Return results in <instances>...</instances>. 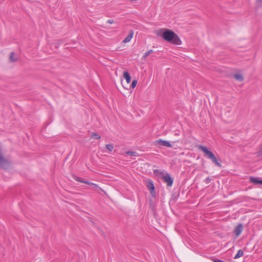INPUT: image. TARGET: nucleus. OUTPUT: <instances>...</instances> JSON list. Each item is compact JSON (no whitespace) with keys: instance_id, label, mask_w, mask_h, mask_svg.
Segmentation results:
<instances>
[{"instance_id":"obj_12","label":"nucleus","mask_w":262,"mask_h":262,"mask_svg":"<svg viewBox=\"0 0 262 262\" xmlns=\"http://www.w3.org/2000/svg\"><path fill=\"white\" fill-rule=\"evenodd\" d=\"M14 52H12L9 56V61L11 62H13L17 61V58L14 57Z\"/></svg>"},{"instance_id":"obj_1","label":"nucleus","mask_w":262,"mask_h":262,"mask_svg":"<svg viewBox=\"0 0 262 262\" xmlns=\"http://www.w3.org/2000/svg\"><path fill=\"white\" fill-rule=\"evenodd\" d=\"M161 36L165 41L172 44L180 45L182 43L178 35L171 30L163 29V33Z\"/></svg>"},{"instance_id":"obj_22","label":"nucleus","mask_w":262,"mask_h":262,"mask_svg":"<svg viewBox=\"0 0 262 262\" xmlns=\"http://www.w3.org/2000/svg\"><path fill=\"white\" fill-rule=\"evenodd\" d=\"M258 155H262V146L260 148L259 151L258 152Z\"/></svg>"},{"instance_id":"obj_8","label":"nucleus","mask_w":262,"mask_h":262,"mask_svg":"<svg viewBox=\"0 0 262 262\" xmlns=\"http://www.w3.org/2000/svg\"><path fill=\"white\" fill-rule=\"evenodd\" d=\"M250 182L254 184L262 185V180H259L258 178L251 177L250 178Z\"/></svg>"},{"instance_id":"obj_11","label":"nucleus","mask_w":262,"mask_h":262,"mask_svg":"<svg viewBox=\"0 0 262 262\" xmlns=\"http://www.w3.org/2000/svg\"><path fill=\"white\" fill-rule=\"evenodd\" d=\"M233 77L238 81H243L244 80L243 76L240 74H234Z\"/></svg>"},{"instance_id":"obj_18","label":"nucleus","mask_w":262,"mask_h":262,"mask_svg":"<svg viewBox=\"0 0 262 262\" xmlns=\"http://www.w3.org/2000/svg\"><path fill=\"white\" fill-rule=\"evenodd\" d=\"M213 262H225L224 260L219 259L214 257H212L210 258Z\"/></svg>"},{"instance_id":"obj_21","label":"nucleus","mask_w":262,"mask_h":262,"mask_svg":"<svg viewBox=\"0 0 262 262\" xmlns=\"http://www.w3.org/2000/svg\"><path fill=\"white\" fill-rule=\"evenodd\" d=\"M107 23H109V24H113L114 23V20L113 19H108L107 21Z\"/></svg>"},{"instance_id":"obj_19","label":"nucleus","mask_w":262,"mask_h":262,"mask_svg":"<svg viewBox=\"0 0 262 262\" xmlns=\"http://www.w3.org/2000/svg\"><path fill=\"white\" fill-rule=\"evenodd\" d=\"M137 84V80H134L130 85V86L132 88H134L136 87Z\"/></svg>"},{"instance_id":"obj_6","label":"nucleus","mask_w":262,"mask_h":262,"mask_svg":"<svg viewBox=\"0 0 262 262\" xmlns=\"http://www.w3.org/2000/svg\"><path fill=\"white\" fill-rule=\"evenodd\" d=\"M147 188L150 191V193L152 196L155 197L156 196V191H155V188L154 185V183L151 180H149L147 182V185H146Z\"/></svg>"},{"instance_id":"obj_10","label":"nucleus","mask_w":262,"mask_h":262,"mask_svg":"<svg viewBox=\"0 0 262 262\" xmlns=\"http://www.w3.org/2000/svg\"><path fill=\"white\" fill-rule=\"evenodd\" d=\"M123 77L124 79H125L127 83H129L130 82L131 77L129 73L128 72L125 71L123 72Z\"/></svg>"},{"instance_id":"obj_4","label":"nucleus","mask_w":262,"mask_h":262,"mask_svg":"<svg viewBox=\"0 0 262 262\" xmlns=\"http://www.w3.org/2000/svg\"><path fill=\"white\" fill-rule=\"evenodd\" d=\"M73 179L77 181V182H81V183H84V184H86L88 185H91L93 186V189H98L99 190H101V188H100L98 185L95 184V183H92V182H90L89 181H85V180H83L82 179L78 177V176H75V175H74L73 176Z\"/></svg>"},{"instance_id":"obj_9","label":"nucleus","mask_w":262,"mask_h":262,"mask_svg":"<svg viewBox=\"0 0 262 262\" xmlns=\"http://www.w3.org/2000/svg\"><path fill=\"white\" fill-rule=\"evenodd\" d=\"M134 35V31L133 30H130L128 35L124 38L123 40V42L127 43L131 40Z\"/></svg>"},{"instance_id":"obj_23","label":"nucleus","mask_w":262,"mask_h":262,"mask_svg":"<svg viewBox=\"0 0 262 262\" xmlns=\"http://www.w3.org/2000/svg\"><path fill=\"white\" fill-rule=\"evenodd\" d=\"M174 132H175L174 133V135H176V136H179V133L178 132L175 131Z\"/></svg>"},{"instance_id":"obj_15","label":"nucleus","mask_w":262,"mask_h":262,"mask_svg":"<svg viewBox=\"0 0 262 262\" xmlns=\"http://www.w3.org/2000/svg\"><path fill=\"white\" fill-rule=\"evenodd\" d=\"M154 52L152 50H150L147 52H146L142 57V59L146 58L147 56H148L150 54Z\"/></svg>"},{"instance_id":"obj_16","label":"nucleus","mask_w":262,"mask_h":262,"mask_svg":"<svg viewBox=\"0 0 262 262\" xmlns=\"http://www.w3.org/2000/svg\"><path fill=\"white\" fill-rule=\"evenodd\" d=\"M126 154L132 156H136L137 155L136 152L132 151H128L126 152Z\"/></svg>"},{"instance_id":"obj_5","label":"nucleus","mask_w":262,"mask_h":262,"mask_svg":"<svg viewBox=\"0 0 262 262\" xmlns=\"http://www.w3.org/2000/svg\"><path fill=\"white\" fill-rule=\"evenodd\" d=\"M154 144L156 146L161 147V146H165L167 147H171L172 146L171 144L167 141L163 140L162 139H158L154 142Z\"/></svg>"},{"instance_id":"obj_24","label":"nucleus","mask_w":262,"mask_h":262,"mask_svg":"<svg viewBox=\"0 0 262 262\" xmlns=\"http://www.w3.org/2000/svg\"><path fill=\"white\" fill-rule=\"evenodd\" d=\"M257 1L262 3V0H257Z\"/></svg>"},{"instance_id":"obj_2","label":"nucleus","mask_w":262,"mask_h":262,"mask_svg":"<svg viewBox=\"0 0 262 262\" xmlns=\"http://www.w3.org/2000/svg\"><path fill=\"white\" fill-rule=\"evenodd\" d=\"M198 148L201 150L205 154V156L210 159L212 162L219 167H222V164L219 162L217 159L213 154V153L209 150L208 148L205 146L200 145L198 146Z\"/></svg>"},{"instance_id":"obj_3","label":"nucleus","mask_w":262,"mask_h":262,"mask_svg":"<svg viewBox=\"0 0 262 262\" xmlns=\"http://www.w3.org/2000/svg\"><path fill=\"white\" fill-rule=\"evenodd\" d=\"M154 173L156 175H161L165 183L167 184V186L170 187L172 185L173 180L168 173L164 174V173L159 170H155Z\"/></svg>"},{"instance_id":"obj_13","label":"nucleus","mask_w":262,"mask_h":262,"mask_svg":"<svg viewBox=\"0 0 262 262\" xmlns=\"http://www.w3.org/2000/svg\"><path fill=\"white\" fill-rule=\"evenodd\" d=\"M244 254V252L242 250L240 249L237 251V253L234 257V259H237L239 258L240 257L242 256Z\"/></svg>"},{"instance_id":"obj_14","label":"nucleus","mask_w":262,"mask_h":262,"mask_svg":"<svg viewBox=\"0 0 262 262\" xmlns=\"http://www.w3.org/2000/svg\"><path fill=\"white\" fill-rule=\"evenodd\" d=\"M105 147H106V148L110 152H111L113 150V149H114V145H113V144H106Z\"/></svg>"},{"instance_id":"obj_17","label":"nucleus","mask_w":262,"mask_h":262,"mask_svg":"<svg viewBox=\"0 0 262 262\" xmlns=\"http://www.w3.org/2000/svg\"><path fill=\"white\" fill-rule=\"evenodd\" d=\"M92 137H94V138H95L96 139H99L101 138L100 136H99L98 134L95 133H92Z\"/></svg>"},{"instance_id":"obj_7","label":"nucleus","mask_w":262,"mask_h":262,"mask_svg":"<svg viewBox=\"0 0 262 262\" xmlns=\"http://www.w3.org/2000/svg\"><path fill=\"white\" fill-rule=\"evenodd\" d=\"M243 229V226L242 224H239L235 228L234 233L236 236H239Z\"/></svg>"},{"instance_id":"obj_20","label":"nucleus","mask_w":262,"mask_h":262,"mask_svg":"<svg viewBox=\"0 0 262 262\" xmlns=\"http://www.w3.org/2000/svg\"><path fill=\"white\" fill-rule=\"evenodd\" d=\"M211 181V179L210 178V177H207L206 178V179L204 180V182L206 183V184H208Z\"/></svg>"}]
</instances>
